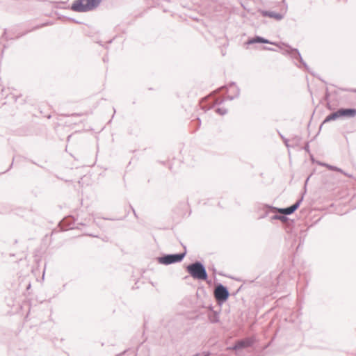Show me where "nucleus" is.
I'll list each match as a JSON object with an SVG mask.
<instances>
[{
    "label": "nucleus",
    "mask_w": 356,
    "mask_h": 356,
    "mask_svg": "<svg viewBox=\"0 0 356 356\" xmlns=\"http://www.w3.org/2000/svg\"><path fill=\"white\" fill-rule=\"evenodd\" d=\"M337 118H339L338 111L337 112L333 113L329 115L328 116H327L326 118L325 119V120L323 121V124L328 122L331 120H334Z\"/></svg>",
    "instance_id": "obj_9"
},
{
    "label": "nucleus",
    "mask_w": 356,
    "mask_h": 356,
    "mask_svg": "<svg viewBox=\"0 0 356 356\" xmlns=\"http://www.w3.org/2000/svg\"><path fill=\"white\" fill-rule=\"evenodd\" d=\"M214 296L217 300L225 301L229 296V293L223 286H218L214 291Z\"/></svg>",
    "instance_id": "obj_4"
},
{
    "label": "nucleus",
    "mask_w": 356,
    "mask_h": 356,
    "mask_svg": "<svg viewBox=\"0 0 356 356\" xmlns=\"http://www.w3.org/2000/svg\"><path fill=\"white\" fill-rule=\"evenodd\" d=\"M97 3V1H76L72 6V9L76 12H86L95 7Z\"/></svg>",
    "instance_id": "obj_2"
},
{
    "label": "nucleus",
    "mask_w": 356,
    "mask_h": 356,
    "mask_svg": "<svg viewBox=\"0 0 356 356\" xmlns=\"http://www.w3.org/2000/svg\"><path fill=\"white\" fill-rule=\"evenodd\" d=\"M273 218L274 219L284 220L285 218L284 216H275L273 217Z\"/></svg>",
    "instance_id": "obj_12"
},
{
    "label": "nucleus",
    "mask_w": 356,
    "mask_h": 356,
    "mask_svg": "<svg viewBox=\"0 0 356 356\" xmlns=\"http://www.w3.org/2000/svg\"><path fill=\"white\" fill-rule=\"evenodd\" d=\"M216 112L219 115H225L227 113V109L224 107H218L216 109Z\"/></svg>",
    "instance_id": "obj_10"
},
{
    "label": "nucleus",
    "mask_w": 356,
    "mask_h": 356,
    "mask_svg": "<svg viewBox=\"0 0 356 356\" xmlns=\"http://www.w3.org/2000/svg\"><path fill=\"white\" fill-rule=\"evenodd\" d=\"M257 42L273 44V42H269L268 40H266L261 37H255L254 38L249 40L247 42L248 44H254V43H257Z\"/></svg>",
    "instance_id": "obj_8"
},
{
    "label": "nucleus",
    "mask_w": 356,
    "mask_h": 356,
    "mask_svg": "<svg viewBox=\"0 0 356 356\" xmlns=\"http://www.w3.org/2000/svg\"><path fill=\"white\" fill-rule=\"evenodd\" d=\"M188 273L196 280H206L207 274L204 266L199 262L194 263L187 266Z\"/></svg>",
    "instance_id": "obj_1"
},
{
    "label": "nucleus",
    "mask_w": 356,
    "mask_h": 356,
    "mask_svg": "<svg viewBox=\"0 0 356 356\" xmlns=\"http://www.w3.org/2000/svg\"><path fill=\"white\" fill-rule=\"evenodd\" d=\"M184 257V254L166 255L160 259V262L163 264H170L175 262H179L182 260Z\"/></svg>",
    "instance_id": "obj_3"
},
{
    "label": "nucleus",
    "mask_w": 356,
    "mask_h": 356,
    "mask_svg": "<svg viewBox=\"0 0 356 356\" xmlns=\"http://www.w3.org/2000/svg\"><path fill=\"white\" fill-rule=\"evenodd\" d=\"M263 16H267L271 18H274L276 20H280L283 18V15L280 13H276L274 12L262 11Z\"/></svg>",
    "instance_id": "obj_7"
},
{
    "label": "nucleus",
    "mask_w": 356,
    "mask_h": 356,
    "mask_svg": "<svg viewBox=\"0 0 356 356\" xmlns=\"http://www.w3.org/2000/svg\"><path fill=\"white\" fill-rule=\"evenodd\" d=\"M300 206V201L286 209H277L276 210L282 214L289 215L293 213Z\"/></svg>",
    "instance_id": "obj_5"
},
{
    "label": "nucleus",
    "mask_w": 356,
    "mask_h": 356,
    "mask_svg": "<svg viewBox=\"0 0 356 356\" xmlns=\"http://www.w3.org/2000/svg\"><path fill=\"white\" fill-rule=\"evenodd\" d=\"M248 346V343L246 341H239L234 347V348H240V347H244V346Z\"/></svg>",
    "instance_id": "obj_11"
},
{
    "label": "nucleus",
    "mask_w": 356,
    "mask_h": 356,
    "mask_svg": "<svg viewBox=\"0 0 356 356\" xmlns=\"http://www.w3.org/2000/svg\"><path fill=\"white\" fill-rule=\"evenodd\" d=\"M339 117H354L356 110L353 108H341L338 110Z\"/></svg>",
    "instance_id": "obj_6"
}]
</instances>
